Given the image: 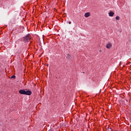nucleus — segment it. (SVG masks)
Segmentation results:
<instances>
[{
    "label": "nucleus",
    "instance_id": "1",
    "mask_svg": "<svg viewBox=\"0 0 131 131\" xmlns=\"http://www.w3.org/2000/svg\"><path fill=\"white\" fill-rule=\"evenodd\" d=\"M18 93H19L20 95H27V96H30V95L32 94V92L30 91H26L25 90H20L19 91Z\"/></svg>",
    "mask_w": 131,
    "mask_h": 131
},
{
    "label": "nucleus",
    "instance_id": "2",
    "mask_svg": "<svg viewBox=\"0 0 131 131\" xmlns=\"http://www.w3.org/2000/svg\"><path fill=\"white\" fill-rule=\"evenodd\" d=\"M24 40L25 42H28L30 40V38L29 37V34H27L24 38Z\"/></svg>",
    "mask_w": 131,
    "mask_h": 131
},
{
    "label": "nucleus",
    "instance_id": "3",
    "mask_svg": "<svg viewBox=\"0 0 131 131\" xmlns=\"http://www.w3.org/2000/svg\"><path fill=\"white\" fill-rule=\"evenodd\" d=\"M90 16H91V13H90V12H86L84 14V17L85 18H89V17H90Z\"/></svg>",
    "mask_w": 131,
    "mask_h": 131
},
{
    "label": "nucleus",
    "instance_id": "4",
    "mask_svg": "<svg viewBox=\"0 0 131 131\" xmlns=\"http://www.w3.org/2000/svg\"><path fill=\"white\" fill-rule=\"evenodd\" d=\"M114 15V12H113V11H110L108 13V16H110V17H113V16Z\"/></svg>",
    "mask_w": 131,
    "mask_h": 131
},
{
    "label": "nucleus",
    "instance_id": "5",
    "mask_svg": "<svg viewBox=\"0 0 131 131\" xmlns=\"http://www.w3.org/2000/svg\"><path fill=\"white\" fill-rule=\"evenodd\" d=\"M112 47V45L111 43H108L106 45V48L107 49H110V48H111Z\"/></svg>",
    "mask_w": 131,
    "mask_h": 131
},
{
    "label": "nucleus",
    "instance_id": "6",
    "mask_svg": "<svg viewBox=\"0 0 131 131\" xmlns=\"http://www.w3.org/2000/svg\"><path fill=\"white\" fill-rule=\"evenodd\" d=\"M67 59H68L69 60L71 59V56L70 54H68L67 56Z\"/></svg>",
    "mask_w": 131,
    "mask_h": 131
},
{
    "label": "nucleus",
    "instance_id": "7",
    "mask_svg": "<svg viewBox=\"0 0 131 131\" xmlns=\"http://www.w3.org/2000/svg\"><path fill=\"white\" fill-rule=\"evenodd\" d=\"M120 19V17L119 16H116V20H119Z\"/></svg>",
    "mask_w": 131,
    "mask_h": 131
},
{
    "label": "nucleus",
    "instance_id": "8",
    "mask_svg": "<svg viewBox=\"0 0 131 131\" xmlns=\"http://www.w3.org/2000/svg\"><path fill=\"white\" fill-rule=\"evenodd\" d=\"M11 78H16V76H15V75H12V76L11 77Z\"/></svg>",
    "mask_w": 131,
    "mask_h": 131
},
{
    "label": "nucleus",
    "instance_id": "9",
    "mask_svg": "<svg viewBox=\"0 0 131 131\" xmlns=\"http://www.w3.org/2000/svg\"><path fill=\"white\" fill-rule=\"evenodd\" d=\"M69 24H71V21H69Z\"/></svg>",
    "mask_w": 131,
    "mask_h": 131
},
{
    "label": "nucleus",
    "instance_id": "10",
    "mask_svg": "<svg viewBox=\"0 0 131 131\" xmlns=\"http://www.w3.org/2000/svg\"><path fill=\"white\" fill-rule=\"evenodd\" d=\"M100 53H102V50H99Z\"/></svg>",
    "mask_w": 131,
    "mask_h": 131
},
{
    "label": "nucleus",
    "instance_id": "11",
    "mask_svg": "<svg viewBox=\"0 0 131 131\" xmlns=\"http://www.w3.org/2000/svg\"><path fill=\"white\" fill-rule=\"evenodd\" d=\"M64 15H65L66 16H67V14H66V13H64Z\"/></svg>",
    "mask_w": 131,
    "mask_h": 131
},
{
    "label": "nucleus",
    "instance_id": "12",
    "mask_svg": "<svg viewBox=\"0 0 131 131\" xmlns=\"http://www.w3.org/2000/svg\"><path fill=\"white\" fill-rule=\"evenodd\" d=\"M110 131H112V130L111 129V130H110Z\"/></svg>",
    "mask_w": 131,
    "mask_h": 131
}]
</instances>
